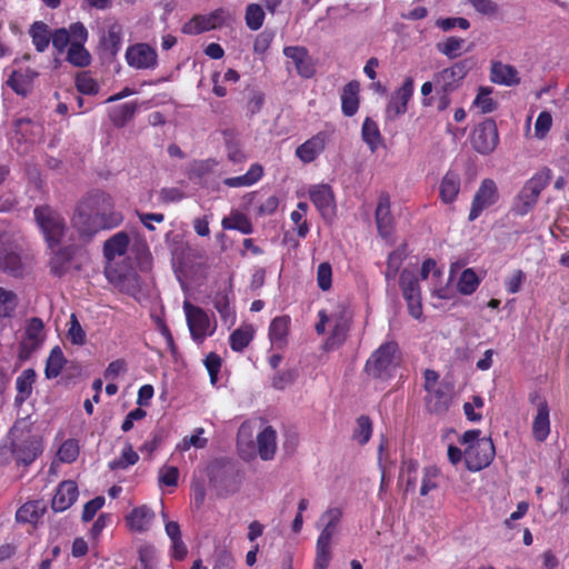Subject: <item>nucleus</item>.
Masks as SVG:
<instances>
[{"instance_id":"1","label":"nucleus","mask_w":569,"mask_h":569,"mask_svg":"<svg viewBox=\"0 0 569 569\" xmlns=\"http://www.w3.org/2000/svg\"><path fill=\"white\" fill-rule=\"evenodd\" d=\"M122 220V214L113 209L111 197L102 191H94L78 203L71 224L79 239L89 242L100 230L116 228Z\"/></svg>"},{"instance_id":"2","label":"nucleus","mask_w":569,"mask_h":569,"mask_svg":"<svg viewBox=\"0 0 569 569\" xmlns=\"http://www.w3.org/2000/svg\"><path fill=\"white\" fill-rule=\"evenodd\" d=\"M31 269V259L23 249V237L13 229L0 231V272L23 278Z\"/></svg>"},{"instance_id":"3","label":"nucleus","mask_w":569,"mask_h":569,"mask_svg":"<svg viewBox=\"0 0 569 569\" xmlns=\"http://www.w3.org/2000/svg\"><path fill=\"white\" fill-rule=\"evenodd\" d=\"M32 427L33 421L28 416L16 420L9 432L12 457L24 466L32 463L42 452L41 439L32 433Z\"/></svg>"},{"instance_id":"4","label":"nucleus","mask_w":569,"mask_h":569,"mask_svg":"<svg viewBox=\"0 0 569 569\" xmlns=\"http://www.w3.org/2000/svg\"><path fill=\"white\" fill-rule=\"evenodd\" d=\"M209 486L219 498L237 493L242 483V475L236 462L230 459H216L207 467Z\"/></svg>"},{"instance_id":"5","label":"nucleus","mask_w":569,"mask_h":569,"mask_svg":"<svg viewBox=\"0 0 569 569\" xmlns=\"http://www.w3.org/2000/svg\"><path fill=\"white\" fill-rule=\"evenodd\" d=\"M471 68L472 60L463 59L433 74L435 90L439 96V110H445L450 104V93L461 87Z\"/></svg>"},{"instance_id":"6","label":"nucleus","mask_w":569,"mask_h":569,"mask_svg":"<svg viewBox=\"0 0 569 569\" xmlns=\"http://www.w3.org/2000/svg\"><path fill=\"white\" fill-rule=\"evenodd\" d=\"M401 352L396 341L382 343L368 359L366 371L379 379L390 378L400 366Z\"/></svg>"},{"instance_id":"7","label":"nucleus","mask_w":569,"mask_h":569,"mask_svg":"<svg viewBox=\"0 0 569 569\" xmlns=\"http://www.w3.org/2000/svg\"><path fill=\"white\" fill-rule=\"evenodd\" d=\"M33 214L37 224L43 232L48 246L51 249L57 247L66 233L67 227L64 219L49 206L36 207Z\"/></svg>"},{"instance_id":"8","label":"nucleus","mask_w":569,"mask_h":569,"mask_svg":"<svg viewBox=\"0 0 569 569\" xmlns=\"http://www.w3.org/2000/svg\"><path fill=\"white\" fill-rule=\"evenodd\" d=\"M352 319V311L346 300L339 301L336 309L329 316V322L333 323L331 333L327 340L329 348H336L341 346L350 330V323Z\"/></svg>"},{"instance_id":"9","label":"nucleus","mask_w":569,"mask_h":569,"mask_svg":"<svg viewBox=\"0 0 569 569\" xmlns=\"http://www.w3.org/2000/svg\"><path fill=\"white\" fill-rule=\"evenodd\" d=\"M495 446L491 438H481L469 445L463 452L466 467L470 471H479L488 467L495 458Z\"/></svg>"},{"instance_id":"10","label":"nucleus","mask_w":569,"mask_h":569,"mask_svg":"<svg viewBox=\"0 0 569 569\" xmlns=\"http://www.w3.org/2000/svg\"><path fill=\"white\" fill-rule=\"evenodd\" d=\"M550 180L551 170L545 167L525 183L518 196L523 206L520 210L521 214L527 213L535 207L541 191L549 184Z\"/></svg>"},{"instance_id":"11","label":"nucleus","mask_w":569,"mask_h":569,"mask_svg":"<svg viewBox=\"0 0 569 569\" xmlns=\"http://www.w3.org/2000/svg\"><path fill=\"white\" fill-rule=\"evenodd\" d=\"M499 142L496 121L491 118L479 123L471 133V144L481 154L491 153Z\"/></svg>"},{"instance_id":"12","label":"nucleus","mask_w":569,"mask_h":569,"mask_svg":"<svg viewBox=\"0 0 569 569\" xmlns=\"http://www.w3.org/2000/svg\"><path fill=\"white\" fill-rule=\"evenodd\" d=\"M183 310L192 339L197 343H202L206 337L213 333V329H210L208 315L203 309L191 305L189 301H184Z\"/></svg>"},{"instance_id":"13","label":"nucleus","mask_w":569,"mask_h":569,"mask_svg":"<svg viewBox=\"0 0 569 569\" xmlns=\"http://www.w3.org/2000/svg\"><path fill=\"white\" fill-rule=\"evenodd\" d=\"M499 192L497 184L491 179L482 180L477 190L469 212V221L476 220L481 212L498 201Z\"/></svg>"},{"instance_id":"14","label":"nucleus","mask_w":569,"mask_h":569,"mask_svg":"<svg viewBox=\"0 0 569 569\" xmlns=\"http://www.w3.org/2000/svg\"><path fill=\"white\" fill-rule=\"evenodd\" d=\"M224 22V11L217 9L206 16H194L191 20L182 27V32L186 34H199L220 27Z\"/></svg>"},{"instance_id":"15","label":"nucleus","mask_w":569,"mask_h":569,"mask_svg":"<svg viewBox=\"0 0 569 569\" xmlns=\"http://www.w3.org/2000/svg\"><path fill=\"white\" fill-rule=\"evenodd\" d=\"M126 59L130 67L149 69L157 64V52L147 43H137L127 49Z\"/></svg>"},{"instance_id":"16","label":"nucleus","mask_w":569,"mask_h":569,"mask_svg":"<svg viewBox=\"0 0 569 569\" xmlns=\"http://www.w3.org/2000/svg\"><path fill=\"white\" fill-rule=\"evenodd\" d=\"M283 54L293 62L300 77L310 79L315 76V64L307 48L302 46H289L283 49Z\"/></svg>"},{"instance_id":"17","label":"nucleus","mask_w":569,"mask_h":569,"mask_svg":"<svg viewBox=\"0 0 569 569\" xmlns=\"http://www.w3.org/2000/svg\"><path fill=\"white\" fill-rule=\"evenodd\" d=\"M39 73L30 68L13 70L8 77L6 84L18 96L26 98L33 90V82Z\"/></svg>"},{"instance_id":"18","label":"nucleus","mask_w":569,"mask_h":569,"mask_svg":"<svg viewBox=\"0 0 569 569\" xmlns=\"http://www.w3.org/2000/svg\"><path fill=\"white\" fill-rule=\"evenodd\" d=\"M122 27L114 22L109 26L107 32L101 37L99 50L106 60H113L121 48Z\"/></svg>"},{"instance_id":"19","label":"nucleus","mask_w":569,"mask_h":569,"mask_svg":"<svg viewBox=\"0 0 569 569\" xmlns=\"http://www.w3.org/2000/svg\"><path fill=\"white\" fill-rule=\"evenodd\" d=\"M78 496L77 483L72 480H64L57 488L51 501V508L56 512H62L77 501Z\"/></svg>"},{"instance_id":"20","label":"nucleus","mask_w":569,"mask_h":569,"mask_svg":"<svg viewBox=\"0 0 569 569\" xmlns=\"http://www.w3.org/2000/svg\"><path fill=\"white\" fill-rule=\"evenodd\" d=\"M376 223L379 234L388 239L393 232V217L390 212V197L383 192L379 196L378 206L376 209Z\"/></svg>"},{"instance_id":"21","label":"nucleus","mask_w":569,"mask_h":569,"mask_svg":"<svg viewBox=\"0 0 569 569\" xmlns=\"http://www.w3.org/2000/svg\"><path fill=\"white\" fill-rule=\"evenodd\" d=\"M413 93V79L406 78L402 86L396 90V92L391 96V99L387 107V113L391 114V118H396L400 114H403L407 111L408 101L411 99Z\"/></svg>"},{"instance_id":"22","label":"nucleus","mask_w":569,"mask_h":569,"mask_svg":"<svg viewBox=\"0 0 569 569\" xmlns=\"http://www.w3.org/2000/svg\"><path fill=\"white\" fill-rule=\"evenodd\" d=\"M426 406L429 412L443 413L448 410L451 396L449 386L440 383L438 387L431 388V391H427Z\"/></svg>"},{"instance_id":"23","label":"nucleus","mask_w":569,"mask_h":569,"mask_svg":"<svg viewBox=\"0 0 569 569\" xmlns=\"http://www.w3.org/2000/svg\"><path fill=\"white\" fill-rule=\"evenodd\" d=\"M327 133L318 132L296 149V156L305 163L312 162L323 150Z\"/></svg>"},{"instance_id":"24","label":"nucleus","mask_w":569,"mask_h":569,"mask_svg":"<svg viewBox=\"0 0 569 569\" xmlns=\"http://www.w3.org/2000/svg\"><path fill=\"white\" fill-rule=\"evenodd\" d=\"M310 200L319 210L323 218H328L333 212V192L328 184H319L310 189Z\"/></svg>"},{"instance_id":"25","label":"nucleus","mask_w":569,"mask_h":569,"mask_svg":"<svg viewBox=\"0 0 569 569\" xmlns=\"http://www.w3.org/2000/svg\"><path fill=\"white\" fill-rule=\"evenodd\" d=\"M154 512L146 505L133 508L126 517L127 525L132 531H148L154 520Z\"/></svg>"},{"instance_id":"26","label":"nucleus","mask_w":569,"mask_h":569,"mask_svg":"<svg viewBox=\"0 0 569 569\" xmlns=\"http://www.w3.org/2000/svg\"><path fill=\"white\" fill-rule=\"evenodd\" d=\"M257 448L260 459L268 461L274 458L277 451V431L271 426H267L258 433Z\"/></svg>"},{"instance_id":"27","label":"nucleus","mask_w":569,"mask_h":569,"mask_svg":"<svg viewBox=\"0 0 569 569\" xmlns=\"http://www.w3.org/2000/svg\"><path fill=\"white\" fill-rule=\"evenodd\" d=\"M532 437L538 442H543L550 433V409L548 402H540L539 410L532 421Z\"/></svg>"},{"instance_id":"28","label":"nucleus","mask_w":569,"mask_h":569,"mask_svg":"<svg viewBox=\"0 0 569 569\" xmlns=\"http://www.w3.org/2000/svg\"><path fill=\"white\" fill-rule=\"evenodd\" d=\"M490 79L492 82L503 86H516L520 83L517 69L500 61L492 62Z\"/></svg>"},{"instance_id":"29","label":"nucleus","mask_w":569,"mask_h":569,"mask_svg":"<svg viewBox=\"0 0 569 569\" xmlns=\"http://www.w3.org/2000/svg\"><path fill=\"white\" fill-rule=\"evenodd\" d=\"M360 83L357 80L348 82L341 93V110L346 117H352L359 109Z\"/></svg>"},{"instance_id":"30","label":"nucleus","mask_w":569,"mask_h":569,"mask_svg":"<svg viewBox=\"0 0 569 569\" xmlns=\"http://www.w3.org/2000/svg\"><path fill=\"white\" fill-rule=\"evenodd\" d=\"M129 243V236L124 231L117 232L103 244L104 258L112 261L116 257L123 256L128 250Z\"/></svg>"},{"instance_id":"31","label":"nucleus","mask_w":569,"mask_h":569,"mask_svg":"<svg viewBox=\"0 0 569 569\" xmlns=\"http://www.w3.org/2000/svg\"><path fill=\"white\" fill-rule=\"evenodd\" d=\"M36 371L31 368L24 369L16 380L17 396L14 398V405L20 407L28 398H30L33 383L36 381Z\"/></svg>"},{"instance_id":"32","label":"nucleus","mask_w":569,"mask_h":569,"mask_svg":"<svg viewBox=\"0 0 569 569\" xmlns=\"http://www.w3.org/2000/svg\"><path fill=\"white\" fill-rule=\"evenodd\" d=\"M73 257V248L71 246L59 248L53 251L50 259V272L56 277H62L70 268Z\"/></svg>"},{"instance_id":"33","label":"nucleus","mask_w":569,"mask_h":569,"mask_svg":"<svg viewBox=\"0 0 569 569\" xmlns=\"http://www.w3.org/2000/svg\"><path fill=\"white\" fill-rule=\"evenodd\" d=\"M46 509V503L40 500L28 501L18 509L16 519L22 523H36L43 516Z\"/></svg>"},{"instance_id":"34","label":"nucleus","mask_w":569,"mask_h":569,"mask_svg":"<svg viewBox=\"0 0 569 569\" xmlns=\"http://www.w3.org/2000/svg\"><path fill=\"white\" fill-rule=\"evenodd\" d=\"M341 516L342 512L339 508H330L325 511L320 518V521L325 523V527L317 540L331 543V539L336 533V529L340 522Z\"/></svg>"},{"instance_id":"35","label":"nucleus","mask_w":569,"mask_h":569,"mask_svg":"<svg viewBox=\"0 0 569 569\" xmlns=\"http://www.w3.org/2000/svg\"><path fill=\"white\" fill-rule=\"evenodd\" d=\"M460 191V177L453 171H448L440 183V198L445 203H452Z\"/></svg>"},{"instance_id":"36","label":"nucleus","mask_w":569,"mask_h":569,"mask_svg":"<svg viewBox=\"0 0 569 569\" xmlns=\"http://www.w3.org/2000/svg\"><path fill=\"white\" fill-rule=\"evenodd\" d=\"M290 318L288 316L277 317L269 327V338L273 346L281 348L286 343L289 330Z\"/></svg>"},{"instance_id":"37","label":"nucleus","mask_w":569,"mask_h":569,"mask_svg":"<svg viewBox=\"0 0 569 569\" xmlns=\"http://www.w3.org/2000/svg\"><path fill=\"white\" fill-rule=\"evenodd\" d=\"M262 167L254 163L246 174L227 178L223 183L230 188L248 187L256 183L262 177Z\"/></svg>"},{"instance_id":"38","label":"nucleus","mask_w":569,"mask_h":569,"mask_svg":"<svg viewBox=\"0 0 569 569\" xmlns=\"http://www.w3.org/2000/svg\"><path fill=\"white\" fill-rule=\"evenodd\" d=\"M231 289L229 291H218L212 300L214 309L219 312L222 321L224 323L230 322L233 323L234 320V311L230 305V295Z\"/></svg>"},{"instance_id":"39","label":"nucleus","mask_w":569,"mask_h":569,"mask_svg":"<svg viewBox=\"0 0 569 569\" xmlns=\"http://www.w3.org/2000/svg\"><path fill=\"white\" fill-rule=\"evenodd\" d=\"M361 137L371 152H375L382 141L378 124L369 117H367L362 123Z\"/></svg>"},{"instance_id":"40","label":"nucleus","mask_w":569,"mask_h":569,"mask_svg":"<svg viewBox=\"0 0 569 569\" xmlns=\"http://www.w3.org/2000/svg\"><path fill=\"white\" fill-rule=\"evenodd\" d=\"M137 102H127L113 108L110 112V119L116 127H124L136 114L138 110Z\"/></svg>"},{"instance_id":"41","label":"nucleus","mask_w":569,"mask_h":569,"mask_svg":"<svg viewBox=\"0 0 569 569\" xmlns=\"http://www.w3.org/2000/svg\"><path fill=\"white\" fill-rule=\"evenodd\" d=\"M221 224L223 229L239 230L243 234H250L252 232L250 220L239 211H232L229 217H224Z\"/></svg>"},{"instance_id":"42","label":"nucleus","mask_w":569,"mask_h":569,"mask_svg":"<svg viewBox=\"0 0 569 569\" xmlns=\"http://www.w3.org/2000/svg\"><path fill=\"white\" fill-rule=\"evenodd\" d=\"M252 326H243L236 329L230 336V347L233 351H242L253 339Z\"/></svg>"},{"instance_id":"43","label":"nucleus","mask_w":569,"mask_h":569,"mask_svg":"<svg viewBox=\"0 0 569 569\" xmlns=\"http://www.w3.org/2000/svg\"><path fill=\"white\" fill-rule=\"evenodd\" d=\"M66 362V358L63 356V352L60 347H54L46 363L44 373L48 379H53L58 377L63 368V365Z\"/></svg>"},{"instance_id":"44","label":"nucleus","mask_w":569,"mask_h":569,"mask_svg":"<svg viewBox=\"0 0 569 569\" xmlns=\"http://www.w3.org/2000/svg\"><path fill=\"white\" fill-rule=\"evenodd\" d=\"M32 42L39 52H43L50 42L49 28L42 21H36L30 29Z\"/></svg>"},{"instance_id":"45","label":"nucleus","mask_w":569,"mask_h":569,"mask_svg":"<svg viewBox=\"0 0 569 569\" xmlns=\"http://www.w3.org/2000/svg\"><path fill=\"white\" fill-rule=\"evenodd\" d=\"M108 279L127 293L136 292L138 288V277L134 273L118 274L114 271H106Z\"/></svg>"},{"instance_id":"46","label":"nucleus","mask_w":569,"mask_h":569,"mask_svg":"<svg viewBox=\"0 0 569 569\" xmlns=\"http://www.w3.org/2000/svg\"><path fill=\"white\" fill-rule=\"evenodd\" d=\"M400 287L405 300H412V297H420L418 278L413 272L403 270L400 274Z\"/></svg>"},{"instance_id":"47","label":"nucleus","mask_w":569,"mask_h":569,"mask_svg":"<svg viewBox=\"0 0 569 569\" xmlns=\"http://www.w3.org/2000/svg\"><path fill=\"white\" fill-rule=\"evenodd\" d=\"M67 60L76 67H87L91 62V56L89 51L83 47V43L71 42Z\"/></svg>"},{"instance_id":"48","label":"nucleus","mask_w":569,"mask_h":569,"mask_svg":"<svg viewBox=\"0 0 569 569\" xmlns=\"http://www.w3.org/2000/svg\"><path fill=\"white\" fill-rule=\"evenodd\" d=\"M480 284V279L473 269L468 268L459 277L457 288L461 295L469 296L473 293Z\"/></svg>"},{"instance_id":"49","label":"nucleus","mask_w":569,"mask_h":569,"mask_svg":"<svg viewBox=\"0 0 569 569\" xmlns=\"http://www.w3.org/2000/svg\"><path fill=\"white\" fill-rule=\"evenodd\" d=\"M465 39L458 37H448L445 41L436 44L437 50L449 59H456L461 56Z\"/></svg>"},{"instance_id":"50","label":"nucleus","mask_w":569,"mask_h":569,"mask_svg":"<svg viewBox=\"0 0 569 569\" xmlns=\"http://www.w3.org/2000/svg\"><path fill=\"white\" fill-rule=\"evenodd\" d=\"M244 20L247 27L252 30H259L264 21V11L258 3H250L246 8Z\"/></svg>"},{"instance_id":"51","label":"nucleus","mask_w":569,"mask_h":569,"mask_svg":"<svg viewBox=\"0 0 569 569\" xmlns=\"http://www.w3.org/2000/svg\"><path fill=\"white\" fill-rule=\"evenodd\" d=\"M372 435V422L368 416H360L357 419V426L352 438L361 446L366 445Z\"/></svg>"},{"instance_id":"52","label":"nucleus","mask_w":569,"mask_h":569,"mask_svg":"<svg viewBox=\"0 0 569 569\" xmlns=\"http://www.w3.org/2000/svg\"><path fill=\"white\" fill-rule=\"evenodd\" d=\"M18 305L17 295L0 287V319L11 317Z\"/></svg>"},{"instance_id":"53","label":"nucleus","mask_w":569,"mask_h":569,"mask_svg":"<svg viewBox=\"0 0 569 569\" xmlns=\"http://www.w3.org/2000/svg\"><path fill=\"white\" fill-rule=\"evenodd\" d=\"M491 92L492 88L490 87H480L478 89V94L473 103L482 113H490L498 107V103L490 97Z\"/></svg>"},{"instance_id":"54","label":"nucleus","mask_w":569,"mask_h":569,"mask_svg":"<svg viewBox=\"0 0 569 569\" xmlns=\"http://www.w3.org/2000/svg\"><path fill=\"white\" fill-rule=\"evenodd\" d=\"M298 378V370L289 368L274 373L271 380V386L277 390H283L291 386Z\"/></svg>"},{"instance_id":"55","label":"nucleus","mask_w":569,"mask_h":569,"mask_svg":"<svg viewBox=\"0 0 569 569\" xmlns=\"http://www.w3.org/2000/svg\"><path fill=\"white\" fill-rule=\"evenodd\" d=\"M138 459H139L138 453L136 451H133L131 445H128L123 449L122 455L119 459H116V460H112L111 462H109V468L111 470L126 469L129 466L134 465L138 461Z\"/></svg>"},{"instance_id":"56","label":"nucleus","mask_w":569,"mask_h":569,"mask_svg":"<svg viewBox=\"0 0 569 569\" xmlns=\"http://www.w3.org/2000/svg\"><path fill=\"white\" fill-rule=\"evenodd\" d=\"M331 560L330 543L317 540L313 569H327Z\"/></svg>"},{"instance_id":"57","label":"nucleus","mask_w":569,"mask_h":569,"mask_svg":"<svg viewBox=\"0 0 569 569\" xmlns=\"http://www.w3.org/2000/svg\"><path fill=\"white\" fill-rule=\"evenodd\" d=\"M79 456V446L77 440H66L58 450V457L62 462L71 463Z\"/></svg>"},{"instance_id":"58","label":"nucleus","mask_w":569,"mask_h":569,"mask_svg":"<svg viewBox=\"0 0 569 569\" xmlns=\"http://www.w3.org/2000/svg\"><path fill=\"white\" fill-rule=\"evenodd\" d=\"M43 328V321L38 317H33L28 320L23 337L28 338L29 340H34L42 343L44 340Z\"/></svg>"},{"instance_id":"59","label":"nucleus","mask_w":569,"mask_h":569,"mask_svg":"<svg viewBox=\"0 0 569 569\" xmlns=\"http://www.w3.org/2000/svg\"><path fill=\"white\" fill-rule=\"evenodd\" d=\"M76 87L83 94H96L99 91V84L87 72H81L77 76Z\"/></svg>"},{"instance_id":"60","label":"nucleus","mask_w":569,"mask_h":569,"mask_svg":"<svg viewBox=\"0 0 569 569\" xmlns=\"http://www.w3.org/2000/svg\"><path fill=\"white\" fill-rule=\"evenodd\" d=\"M439 476V469L435 466H429L423 469V478L420 487V495L427 496L431 490L438 487L435 479Z\"/></svg>"},{"instance_id":"61","label":"nucleus","mask_w":569,"mask_h":569,"mask_svg":"<svg viewBox=\"0 0 569 569\" xmlns=\"http://www.w3.org/2000/svg\"><path fill=\"white\" fill-rule=\"evenodd\" d=\"M436 26L440 28L442 31H450L451 29L459 27L463 30H467L470 27V22L468 19L462 17H450V18H440L436 21Z\"/></svg>"},{"instance_id":"62","label":"nucleus","mask_w":569,"mask_h":569,"mask_svg":"<svg viewBox=\"0 0 569 569\" xmlns=\"http://www.w3.org/2000/svg\"><path fill=\"white\" fill-rule=\"evenodd\" d=\"M332 269L330 263L322 262L318 266L317 282L321 290L326 291L331 288Z\"/></svg>"},{"instance_id":"63","label":"nucleus","mask_w":569,"mask_h":569,"mask_svg":"<svg viewBox=\"0 0 569 569\" xmlns=\"http://www.w3.org/2000/svg\"><path fill=\"white\" fill-rule=\"evenodd\" d=\"M136 259L138 261L139 268L142 271L149 270L151 268V253L146 242H140L134 246Z\"/></svg>"},{"instance_id":"64","label":"nucleus","mask_w":569,"mask_h":569,"mask_svg":"<svg viewBox=\"0 0 569 569\" xmlns=\"http://www.w3.org/2000/svg\"><path fill=\"white\" fill-rule=\"evenodd\" d=\"M203 363L210 376L211 383L214 385L218 380V373L221 368V358L217 353L210 352L206 357Z\"/></svg>"}]
</instances>
